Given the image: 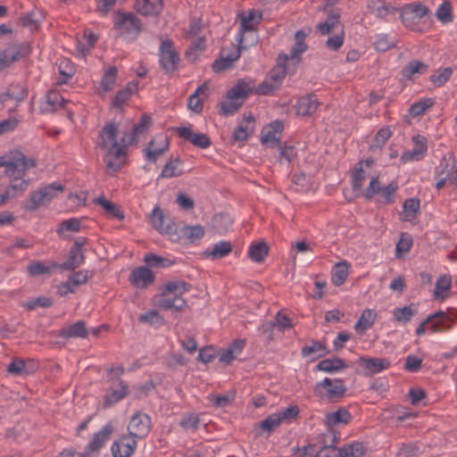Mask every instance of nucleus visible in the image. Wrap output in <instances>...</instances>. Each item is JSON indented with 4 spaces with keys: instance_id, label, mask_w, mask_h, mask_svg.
I'll list each match as a JSON object with an SVG mask.
<instances>
[{
    "instance_id": "nucleus-7",
    "label": "nucleus",
    "mask_w": 457,
    "mask_h": 457,
    "mask_svg": "<svg viewBox=\"0 0 457 457\" xmlns=\"http://www.w3.org/2000/svg\"><path fill=\"white\" fill-rule=\"evenodd\" d=\"M322 446L319 450L316 445H308L303 449L304 457H340L339 448H337V437L332 432L322 436Z\"/></svg>"
},
{
    "instance_id": "nucleus-62",
    "label": "nucleus",
    "mask_w": 457,
    "mask_h": 457,
    "mask_svg": "<svg viewBox=\"0 0 457 457\" xmlns=\"http://www.w3.org/2000/svg\"><path fill=\"white\" fill-rule=\"evenodd\" d=\"M398 12H400L402 23L408 29H413L418 22V19L410 11V8L404 5L403 8L399 9Z\"/></svg>"
},
{
    "instance_id": "nucleus-20",
    "label": "nucleus",
    "mask_w": 457,
    "mask_h": 457,
    "mask_svg": "<svg viewBox=\"0 0 457 457\" xmlns=\"http://www.w3.org/2000/svg\"><path fill=\"white\" fill-rule=\"evenodd\" d=\"M320 102L314 94H307L300 97L295 104V113L298 116L309 117L316 112Z\"/></svg>"
},
{
    "instance_id": "nucleus-8",
    "label": "nucleus",
    "mask_w": 457,
    "mask_h": 457,
    "mask_svg": "<svg viewBox=\"0 0 457 457\" xmlns=\"http://www.w3.org/2000/svg\"><path fill=\"white\" fill-rule=\"evenodd\" d=\"M114 431L113 424L109 421L102 427L100 430L96 432L88 444L85 447L86 455L88 457H97L103 447L111 439L112 435Z\"/></svg>"
},
{
    "instance_id": "nucleus-51",
    "label": "nucleus",
    "mask_w": 457,
    "mask_h": 457,
    "mask_svg": "<svg viewBox=\"0 0 457 457\" xmlns=\"http://www.w3.org/2000/svg\"><path fill=\"white\" fill-rule=\"evenodd\" d=\"M180 161L172 159L166 162L160 174V178H173L180 176L183 171L179 170Z\"/></svg>"
},
{
    "instance_id": "nucleus-22",
    "label": "nucleus",
    "mask_w": 457,
    "mask_h": 457,
    "mask_svg": "<svg viewBox=\"0 0 457 457\" xmlns=\"http://www.w3.org/2000/svg\"><path fill=\"white\" fill-rule=\"evenodd\" d=\"M367 10L377 18L386 20L388 16L395 15L399 9L382 0H370L367 4Z\"/></svg>"
},
{
    "instance_id": "nucleus-13",
    "label": "nucleus",
    "mask_w": 457,
    "mask_h": 457,
    "mask_svg": "<svg viewBox=\"0 0 457 457\" xmlns=\"http://www.w3.org/2000/svg\"><path fill=\"white\" fill-rule=\"evenodd\" d=\"M114 28L123 29L127 33L137 36L142 30L141 21L132 12H117L113 20Z\"/></svg>"
},
{
    "instance_id": "nucleus-21",
    "label": "nucleus",
    "mask_w": 457,
    "mask_h": 457,
    "mask_svg": "<svg viewBox=\"0 0 457 457\" xmlns=\"http://www.w3.org/2000/svg\"><path fill=\"white\" fill-rule=\"evenodd\" d=\"M357 363L364 368L366 375H373L390 367V361L386 358L362 356Z\"/></svg>"
},
{
    "instance_id": "nucleus-6",
    "label": "nucleus",
    "mask_w": 457,
    "mask_h": 457,
    "mask_svg": "<svg viewBox=\"0 0 457 457\" xmlns=\"http://www.w3.org/2000/svg\"><path fill=\"white\" fill-rule=\"evenodd\" d=\"M261 16L256 17L254 11L240 14V34L237 41L239 47L248 48L257 41L254 26L259 22Z\"/></svg>"
},
{
    "instance_id": "nucleus-52",
    "label": "nucleus",
    "mask_w": 457,
    "mask_h": 457,
    "mask_svg": "<svg viewBox=\"0 0 457 457\" xmlns=\"http://www.w3.org/2000/svg\"><path fill=\"white\" fill-rule=\"evenodd\" d=\"M435 104L433 98H422L420 101L412 104L410 107V113L412 116H420Z\"/></svg>"
},
{
    "instance_id": "nucleus-64",
    "label": "nucleus",
    "mask_w": 457,
    "mask_h": 457,
    "mask_svg": "<svg viewBox=\"0 0 457 457\" xmlns=\"http://www.w3.org/2000/svg\"><path fill=\"white\" fill-rule=\"evenodd\" d=\"M374 46L378 51L386 52L395 46L394 40L390 39L387 35H378L374 42Z\"/></svg>"
},
{
    "instance_id": "nucleus-10",
    "label": "nucleus",
    "mask_w": 457,
    "mask_h": 457,
    "mask_svg": "<svg viewBox=\"0 0 457 457\" xmlns=\"http://www.w3.org/2000/svg\"><path fill=\"white\" fill-rule=\"evenodd\" d=\"M345 391L346 388L344 385V381L340 378L332 380L328 378H325L314 386V392L317 395H325L330 400L344 396Z\"/></svg>"
},
{
    "instance_id": "nucleus-4",
    "label": "nucleus",
    "mask_w": 457,
    "mask_h": 457,
    "mask_svg": "<svg viewBox=\"0 0 457 457\" xmlns=\"http://www.w3.org/2000/svg\"><path fill=\"white\" fill-rule=\"evenodd\" d=\"M63 191L64 187L58 182H54L39 187L38 189L30 192L29 197L24 204L23 208L29 212L36 211L41 206L47 205Z\"/></svg>"
},
{
    "instance_id": "nucleus-3",
    "label": "nucleus",
    "mask_w": 457,
    "mask_h": 457,
    "mask_svg": "<svg viewBox=\"0 0 457 457\" xmlns=\"http://www.w3.org/2000/svg\"><path fill=\"white\" fill-rule=\"evenodd\" d=\"M253 89L254 85L252 80H237L236 85L227 92L226 100L221 103L222 114L232 115L237 112Z\"/></svg>"
},
{
    "instance_id": "nucleus-50",
    "label": "nucleus",
    "mask_w": 457,
    "mask_h": 457,
    "mask_svg": "<svg viewBox=\"0 0 457 457\" xmlns=\"http://www.w3.org/2000/svg\"><path fill=\"white\" fill-rule=\"evenodd\" d=\"M403 215L405 220H411L416 216L420 208V201L419 198H408L403 203Z\"/></svg>"
},
{
    "instance_id": "nucleus-35",
    "label": "nucleus",
    "mask_w": 457,
    "mask_h": 457,
    "mask_svg": "<svg viewBox=\"0 0 457 457\" xmlns=\"http://www.w3.org/2000/svg\"><path fill=\"white\" fill-rule=\"evenodd\" d=\"M242 49V47L238 46L237 49L234 50L232 53L227 55L222 54L219 59L213 62L212 70L215 72H220L230 68L232 63L240 57V51Z\"/></svg>"
},
{
    "instance_id": "nucleus-12",
    "label": "nucleus",
    "mask_w": 457,
    "mask_h": 457,
    "mask_svg": "<svg viewBox=\"0 0 457 457\" xmlns=\"http://www.w3.org/2000/svg\"><path fill=\"white\" fill-rule=\"evenodd\" d=\"M28 170L17 173L13 176H7L10 179V184L3 194H0V205L6 203L7 200L16 197L27 190L29 180L25 179Z\"/></svg>"
},
{
    "instance_id": "nucleus-27",
    "label": "nucleus",
    "mask_w": 457,
    "mask_h": 457,
    "mask_svg": "<svg viewBox=\"0 0 457 457\" xmlns=\"http://www.w3.org/2000/svg\"><path fill=\"white\" fill-rule=\"evenodd\" d=\"M450 308L445 311H438L437 312L443 313L442 316H436L430 321V325L428 329L431 330L432 333H442L446 332L452 329V325H448V322H453V318L452 317Z\"/></svg>"
},
{
    "instance_id": "nucleus-24",
    "label": "nucleus",
    "mask_w": 457,
    "mask_h": 457,
    "mask_svg": "<svg viewBox=\"0 0 457 457\" xmlns=\"http://www.w3.org/2000/svg\"><path fill=\"white\" fill-rule=\"evenodd\" d=\"M307 34L303 30H297L295 34V44L290 49L288 61L297 64L301 60V55L307 50V45L304 42Z\"/></svg>"
},
{
    "instance_id": "nucleus-15",
    "label": "nucleus",
    "mask_w": 457,
    "mask_h": 457,
    "mask_svg": "<svg viewBox=\"0 0 457 457\" xmlns=\"http://www.w3.org/2000/svg\"><path fill=\"white\" fill-rule=\"evenodd\" d=\"M129 395V385L122 379L113 382L105 395L103 402L104 408H109L124 399Z\"/></svg>"
},
{
    "instance_id": "nucleus-18",
    "label": "nucleus",
    "mask_w": 457,
    "mask_h": 457,
    "mask_svg": "<svg viewBox=\"0 0 457 457\" xmlns=\"http://www.w3.org/2000/svg\"><path fill=\"white\" fill-rule=\"evenodd\" d=\"M154 272L145 266L133 270L129 275L130 284L137 288H146L154 282Z\"/></svg>"
},
{
    "instance_id": "nucleus-48",
    "label": "nucleus",
    "mask_w": 457,
    "mask_h": 457,
    "mask_svg": "<svg viewBox=\"0 0 457 457\" xmlns=\"http://www.w3.org/2000/svg\"><path fill=\"white\" fill-rule=\"evenodd\" d=\"M413 306H415V304L411 303L408 306L395 308L393 311L395 320L402 323L409 322L411 320V318L417 313V309H412Z\"/></svg>"
},
{
    "instance_id": "nucleus-57",
    "label": "nucleus",
    "mask_w": 457,
    "mask_h": 457,
    "mask_svg": "<svg viewBox=\"0 0 457 457\" xmlns=\"http://www.w3.org/2000/svg\"><path fill=\"white\" fill-rule=\"evenodd\" d=\"M144 261L148 266L154 268H166L171 266L174 262L169 259L161 257L154 253H148L145 256Z\"/></svg>"
},
{
    "instance_id": "nucleus-23",
    "label": "nucleus",
    "mask_w": 457,
    "mask_h": 457,
    "mask_svg": "<svg viewBox=\"0 0 457 457\" xmlns=\"http://www.w3.org/2000/svg\"><path fill=\"white\" fill-rule=\"evenodd\" d=\"M163 8L162 0H136V11L144 16H156Z\"/></svg>"
},
{
    "instance_id": "nucleus-31",
    "label": "nucleus",
    "mask_w": 457,
    "mask_h": 457,
    "mask_svg": "<svg viewBox=\"0 0 457 457\" xmlns=\"http://www.w3.org/2000/svg\"><path fill=\"white\" fill-rule=\"evenodd\" d=\"M288 55L287 54H279L277 59V65L270 71V79L279 87L280 82L287 75V62Z\"/></svg>"
},
{
    "instance_id": "nucleus-47",
    "label": "nucleus",
    "mask_w": 457,
    "mask_h": 457,
    "mask_svg": "<svg viewBox=\"0 0 457 457\" xmlns=\"http://www.w3.org/2000/svg\"><path fill=\"white\" fill-rule=\"evenodd\" d=\"M428 65L420 61L412 60L402 70V74L406 79H411L414 74H423L428 71Z\"/></svg>"
},
{
    "instance_id": "nucleus-60",
    "label": "nucleus",
    "mask_w": 457,
    "mask_h": 457,
    "mask_svg": "<svg viewBox=\"0 0 457 457\" xmlns=\"http://www.w3.org/2000/svg\"><path fill=\"white\" fill-rule=\"evenodd\" d=\"M436 18L443 23H449L453 21L452 6L449 2L441 4L436 12Z\"/></svg>"
},
{
    "instance_id": "nucleus-9",
    "label": "nucleus",
    "mask_w": 457,
    "mask_h": 457,
    "mask_svg": "<svg viewBox=\"0 0 457 457\" xmlns=\"http://www.w3.org/2000/svg\"><path fill=\"white\" fill-rule=\"evenodd\" d=\"M179 55L170 39L162 40L159 49V62L165 73L174 72L178 69Z\"/></svg>"
},
{
    "instance_id": "nucleus-39",
    "label": "nucleus",
    "mask_w": 457,
    "mask_h": 457,
    "mask_svg": "<svg viewBox=\"0 0 457 457\" xmlns=\"http://www.w3.org/2000/svg\"><path fill=\"white\" fill-rule=\"evenodd\" d=\"M348 365L343 359H324L320 361L316 366L318 370H321L328 373H333L347 368Z\"/></svg>"
},
{
    "instance_id": "nucleus-14",
    "label": "nucleus",
    "mask_w": 457,
    "mask_h": 457,
    "mask_svg": "<svg viewBox=\"0 0 457 457\" xmlns=\"http://www.w3.org/2000/svg\"><path fill=\"white\" fill-rule=\"evenodd\" d=\"M137 439L130 435H122L115 440L112 446L111 452L112 457H131L137 448Z\"/></svg>"
},
{
    "instance_id": "nucleus-49",
    "label": "nucleus",
    "mask_w": 457,
    "mask_h": 457,
    "mask_svg": "<svg viewBox=\"0 0 457 457\" xmlns=\"http://www.w3.org/2000/svg\"><path fill=\"white\" fill-rule=\"evenodd\" d=\"M339 24V14L334 12L328 13L326 21L317 25V29L322 35L332 32Z\"/></svg>"
},
{
    "instance_id": "nucleus-46",
    "label": "nucleus",
    "mask_w": 457,
    "mask_h": 457,
    "mask_svg": "<svg viewBox=\"0 0 457 457\" xmlns=\"http://www.w3.org/2000/svg\"><path fill=\"white\" fill-rule=\"evenodd\" d=\"M398 189V185L395 181H391L386 187H381L377 201L384 205L390 204L395 202V194Z\"/></svg>"
},
{
    "instance_id": "nucleus-38",
    "label": "nucleus",
    "mask_w": 457,
    "mask_h": 457,
    "mask_svg": "<svg viewBox=\"0 0 457 457\" xmlns=\"http://www.w3.org/2000/svg\"><path fill=\"white\" fill-rule=\"evenodd\" d=\"M56 269H59V263L55 262H51L49 265H46L41 262L34 261L27 266L28 273L31 277L51 274Z\"/></svg>"
},
{
    "instance_id": "nucleus-61",
    "label": "nucleus",
    "mask_w": 457,
    "mask_h": 457,
    "mask_svg": "<svg viewBox=\"0 0 457 457\" xmlns=\"http://www.w3.org/2000/svg\"><path fill=\"white\" fill-rule=\"evenodd\" d=\"M281 424L280 418L277 413L269 415L266 419L259 423V428L266 432L270 433L273 429Z\"/></svg>"
},
{
    "instance_id": "nucleus-63",
    "label": "nucleus",
    "mask_w": 457,
    "mask_h": 457,
    "mask_svg": "<svg viewBox=\"0 0 457 457\" xmlns=\"http://www.w3.org/2000/svg\"><path fill=\"white\" fill-rule=\"evenodd\" d=\"M93 276V272L90 270H79L73 271L70 276L69 279L72 282L74 287L84 285L87 282L88 278Z\"/></svg>"
},
{
    "instance_id": "nucleus-54",
    "label": "nucleus",
    "mask_w": 457,
    "mask_h": 457,
    "mask_svg": "<svg viewBox=\"0 0 457 457\" xmlns=\"http://www.w3.org/2000/svg\"><path fill=\"white\" fill-rule=\"evenodd\" d=\"M138 320L143 323H147L151 326L160 327L164 325V319L158 313L157 311H149L140 314Z\"/></svg>"
},
{
    "instance_id": "nucleus-58",
    "label": "nucleus",
    "mask_w": 457,
    "mask_h": 457,
    "mask_svg": "<svg viewBox=\"0 0 457 457\" xmlns=\"http://www.w3.org/2000/svg\"><path fill=\"white\" fill-rule=\"evenodd\" d=\"M453 74V70L451 68H443L439 69L436 73L430 76V81L436 87H442L448 81Z\"/></svg>"
},
{
    "instance_id": "nucleus-34",
    "label": "nucleus",
    "mask_w": 457,
    "mask_h": 457,
    "mask_svg": "<svg viewBox=\"0 0 457 457\" xmlns=\"http://www.w3.org/2000/svg\"><path fill=\"white\" fill-rule=\"evenodd\" d=\"M87 329L86 323L83 320H79L72 325L65 327L61 329L59 336L63 338L80 337L85 338L87 337Z\"/></svg>"
},
{
    "instance_id": "nucleus-25",
    "label": "nucleus",
    "mask_w": 457,
    "mask_h": 457,
    "mask_svg": "<svg viewBox=\"0 0 457 457\" xmlns=\"http://www.w3.org/2000/svg\"><path fill=\"white\" fill-rule=\"evenodd\" d=\"M138 82L130 81L123 88L120 89L112 99V105L115 108H122L129 98L137 91Z\"/></svg>"
},
{
    "instance_id": "nucleus-53",
    "label": "nucleus",
    "mask_w": 457,
    "mask_h": 457,
    "mask_svg": "<svg viewBox=\"0 0 457 457\" xmlns=\"http://www.w3.org/2000/svg\"><path fill=\"white\" fill-rule=\"evenodd\" d=\"M181 234L190 242H194L204 237V229L201 225L185 226L181 229Z\"/></svg>"
},
{
    "instance_id": "nucleus-17",
    "label": "nucleus",
    "mask_w": 457,
    "mask_h": 457,
    "mask_svg": "<svg viewBox=\"0 0 457 457\" xmlns=\"http://www.w3.org/2000/svg\"><path fill=\"white\" fill-rule=\"evenodd\" d=\"M284 129V123L280 120H274L263 130L261 142L270 147L279 145L281 134Z\"/></svg>"
},
{
    "instance_id": "nucleus-45",
    "label": "nucleus",
    "mask_w": 457,
    "mask_h": 457,
    "mask_svg": "<svg viewBox=\"0 0 457 457\" xmlns=\"http://www.w3.org/2000/svg\"><path fill=\"white\" fill-rule=\"evenodd\" d=\"M269 246L264 242L253 243L248 249V256L255 262H262L268 255Z\"/></svg>"
},
{
    "instance_id": "nucleus-29",
    "label": "nucleus",
    "mask_w": 457,
    "mask_h": 457,
    "mask_svg": "<svg viewBox=\"0 0 457 457\" xmlns=\"http://www.w3.org/2000/svg\"><path fill=\"white\" fill-rule=\"evenodd\" d=\"M118 69L115 66H110L104 71V73L99 82L98 94L104 96L112 91L116 84Z\"/></svg>"
},
{
    "instance_id": "nucleus-32",
    "label": "nucleus",
    "mask_w": 457,
    "mask_h": 457,
    "mask_svg": "<svg viewBox=\"0 0 457 457\" xmlns=\"http://www.w3.org/2000/svg\"><path fill=\"white\" fill-rule=\"evenodd\" d=\"M353 417L349 411L345 408H339L336 411L328 412L326 414V424L329 427L337 426L340 424H348L351 422Z\"/></svg>"
},
{
    "instance_id": "nucleus-59",
    "label": "nucleus",
    "mask_w": 457,
    "mask_h": 457,
    "mask_svg": "<svg viewBox=\"0 0 457 457\" xmlns=\"http://www.w3.org/2000/svg\"><path fill=\"white\" fill-rule=\"evenodd\" d=\"M412 244L413 241L411 237L406 233H403L398 243L396 244L395 256L401 257L403 253H408L411 250Z\"/></svg>"
},
{
    "instance_id": "nucleus-1",
    "label": "nucleus",
    "mask_w": 457,
    "mask_h": 457,
    "mask_svg": "<svg viewBox=\"0 0 457 457\" xmlns=\"http://www.w3.org/2000/svg\"><path fill=\"white\" fill-rule=\"evenodd\" d=\"M152 123V118L145 113L139 122L133 125L131 131L122 132L120 142L117 140L118 125L114 122L106 123L99 131L97 146L105 151L104 162L106 168L118 171L125 162L127 147L137 143V137L145 134Z\"/></svg>"
},
{
    "instance_id": "nucleus-56",
    "label": "nucleus",
    "mask_w": 457,
    "mask_h": 457,
    "mask_svg": "<svg viewBox=\"0 0 457 457\" xmlns=\"http://www.w3.org/2000/svg\"><path fill=\"white\" fill-rule=\"evenodd\" d=\"M301 353H302V355L304 357L309 356L312 353H320L319 354V356L321 357V356L325 355L328 352H327L325 343H323L321 341H312V345H304L302 348Z\"/></svg>"
},
{
    "instance_id": "nucleus-2",
    "label": "nucleus",
    "mask_w": 457,
    "mask_h": 457,
    "mask_svg": "<svg viewBox=\"0 0 457 457\" xmlns=\"http://www.w3.org/2000/svg\"><path fill=\"white\" fill-rule=\"evenodd\" d=\"M190 288L191 286L183 280L168 281L162 288L159 307L166 311H182L187 305V302L181 295Z\"/></svg>"
},
{
    "instance_id": "nucleus-55",
    "label": "nucleus",
    "mask_w": 457,
    "mask_h": 457,
    "mask_svg": "<svg viewBox=\"0 0 457 457\" xmlns=\"http://www.w3.org/2000/svg\"><path fill=\"white\" fill-rule=\"evenodd\" d=\"M392 135L391 130L388 128L380 129L374 137L373 142L370 145V150L380 149L390 138Z\"/></svg>"
},
{
    "instance_id": "nucleus-11",
    "label": "nucleus",
    "mask_w": 457,
    "mask_h": 457,
    "mask_svg": "<svg viewBox=\"0 0 457 457\" xmlns=\"http://www.w3.org/2000/svg\"><path fill=\"white\" fill-rule=\"evenodd\" d=\"M151 418L145 413L137 411L131 417L127 429L129 435L138 440L146 437L151 431Z\"/></svg>"
},
{
    "instance_id": "nucleus-37",
    "label": "nucleus",
    "mask_w": 457,
    "mask_h": 457,
    "mask_svg": "<svg viewBox=\"0 0 457 457\" xmlns=\"http://www.w3.org/2000/svg\"><path fill=\"white\" fill-rule=\"evenodd\" d=\"M93 202L96 204L101 206L104 210V212L107 216L115 218L119 220H122L124 219V214L120 207L112 202L108 201L105 197H96L93 200Z\"/></svg>"
},
{
    "instance_id": "nucleus-36",
    "label": "nucleus",
    "mask_w": 457,
    "mask_h": 457,
    "mask_svg": "<svg viewBox=\"0 0 457 457\" xmlns=\"http://www.w3.org/2000/svg\"><path fill=\"white\" fill-rule=\"evenodd\" d=\"M232 251V245L228 241H220L204 251V254L212 260L221 259L228 256Z\"/></svg>"
},
{
    "instance_id": "nucleus-28",
    "label": "nucleus",
    "mask_w": 457,
    "mask_h": 457,
    "mask_svg": "<svg viewBox=\"0 0 457 457\" xmlns=\"http://www.w3.org/2000/svg\"><path fill=\"white\" fill-rule=\"evenodd\" d=\"M37 369V364L33 360L23 361L22 359L15 358L8 365L7 370L9 373L21 376L32 373Z\"/></svg>"
},
{
    "instance_id": "nucleus-30",
    "label": "nucleus",
    "mask_w": 457,
    "mask_h": 457,
    "mask_svg": "<svg viewBox=\"0 0 457 457\" xmlns=\"http://www.w3.org/2000/svg\"><path fill=\"white\" fill-rule=\"evenodd\" d=\"M21 57V46L12 45L0 52V71L9 67L12 63L19 61Z\"/></svg>"
},
{
    "instance_id": "nucleus-41",
    "label": "nucleus",
    "mask_w": 457,
    "mask_h": 457,
    "mask_svg": "<svg viewBox=\"0 0 457 457\" xmlns=\"http://www.w3.org/2000/svg\"><path fill=\"white\" fill-rule=\"evenodd\" d=\"M46 98V103L48 105V107H46V111L48 112H54L61 107L67 108L66 104L69 103V101L65 100L56 90H49Z\"/></svg>"
},
{
    "instance_id": "nucleus-43",
    "label": "nucleus",
    "mask_w": 457,
    "mask_h": 457,
    "mask_svg": "<svg viewBox=\"0 0 457 457\" xmlns=\"http://www.w3.org/2000/svg\"><path fill=\"white\" fill-rule=\"evenodd\" d=\"M452 286L451 277L448 275H442L438 278L434 290V297L437 300H445L448 295L447 292Z\"/></svg>"
},
{
    "instance_id": "nucleus-26",
    "label": "nucleus",
    "mask_w": 457,
    "mask_h": 457,
    "mask_svg": "<svg viewBox=\"0 0 457 457\" xmlns=\"http://www.w3.org/2000/svg\"><path fill=\"white\" fill-rule=\"evenodd\" d=\"M149 220L153 228L161 233L170 235L175 232L173 223H169L164 226V216L159 206L154 208Z\"/></svg>"
},
{
    "instance_id": "nucleus-42",
    "label": "nucleus",
    "mask_w": 457,
    "mask_h": 457,
    "mask_svg": "<svg viewBox=\"0 0 457 457\" xmlns=\"http://www.w3.org/2000/svg\"><path fill=\"white\" fill-rule=\"evenodd\" d=\"M366 451L367 447L362 442H354L339 448L340 457H362Z\"/></svg>"
},
{
    "instance_id": "nucleus-44",
    "label": "nucleus",
    "mask_w": 457,
    "mask_h": 457,
    "mask_svg": "<svg viewBox=\"0 0 457 457\" xmlns=\"http://www.w3.org/2000/svg\"><path fill=\"white\" fill-rule=\"evenodd\" d=\"M376 318H377V313L373 310H370V309L364 310L361 312V317L355 323L354 329L356 331H360V330L365 331V330L370 328L373 326V324L375 323Z\"/></svg>"
},
{
    "instance_id": "nucleus-33",
    "label": "nucleus",
    "mask_w": 457,
    "mask_h": 457,
    "mask_svg": "<svg viewBox=\"0 0 457 457\" xmlns=\"http://www.w3.org/2000/svg\"><path fill=\"white\" fill-rule=\"evenodd\" d=\"M85 258L83 250L71 248L67 260L59 264V269L62 270H74L84 263Z\"/></svg>"
},
{
    "instance_id": "nucleus-5",
    "label": "nucleus",
    "mask_w": 457,
    "mask_h": 457,
    "mask_svg": "<svg viewBox=\"0 0 457 457\" xmlns=\"http://www.w3.org/2000/svg\"><path fill=\"white\" fill-rule=\"evenodd\" d=\"M37 166V161L34 158L26 156L19 150L8 152L5 155L0 156V167H4L6 176H13L29 170Z\"/></svg>"
},
{
    "instance_id": "nucleus-19",
    "label": "nucleus",
    "mask_w": 457,
    "mask_h": 457,
    "mask_svg": "<svg viewBox=\"0 0 457 457\" xmlns=\"http://www.w3.org/2000/svg\"><path fill=\"white\" fill-rule=\"evenodd\" d=\"M177 134L180 138L190 142L193 145L205 149L212 144L210 137L204 133H195L187 127L177 129Z\"/></svg>"
},
{
    "instance_id": "nucleus-16",
    "label": "nucleus",
    "mask_w": 457,
    "mask_h": 457,
    "mask_svg": "<svg viewBox=\"0 0 457 457\" xmlns=\"http://www.w3.org/2000/svg\"><path fill=\"white\" fill-rule=\"evenodd\" d=\"M169 148L166 137L157 136L153 138L145 148V157L147 162H155Z\"/></svg>"
},
{
    "instance_id": "nucleus-40",
    "label": "nucleus",
    "mask_w": 457,
    "mask_h": 457,
    "mask_svg": "<svg viewBox=\"0 0 457 457\" xmlns=\"http://www.w3.org/2000/svg\"><path fill=\"white\" fill-rule=\"evenodd\" d=\"M350 265L346 261L337 263L332 270L331 280L335 286L343 285L349 274Z\"/></svg>"
}]
</instances>
